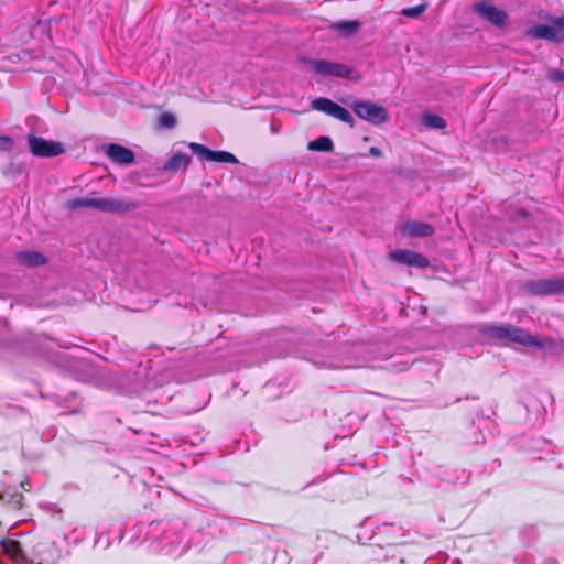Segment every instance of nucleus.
<instances>
[{
  "label": "nucleus",
  "mask_w": 564,
  "mask_h": 564,
  "mask_svg": "<svg viewBox=\"0 0 564 564\" xmlns=\"http://www.w3.org/2000/svg\"><path fill=\"white\" fill-rule=\"evenodd\" d=\"M426 4H419L415 7L404 8L401 13L409 18H419L426 10Z\"/></svg>",
  "instance_id": "obj_25"
},
{
  "label": "nucleus",
  "mask_w": 564,
  "mask_h": 564,
  "mask_svg": "<svg viewBox=\"0 0 564 564\" xmlns=\"http://www.w3.org/2000/svg\"><path fill=\"white\" fill-rule=\"evenodd\" d=\"M423 122L426 127L436 130H441L446 127V121L442 117L433 113L424 115Z\"/></svg>",
  "instance_id": "obj_24"
},
{
  "label": "nucleus",
  "mask_w": 564,
  "mask_h": 564,
  "mask_svg": "<svg viewBox=\"0 0 564 564\" xmlns=\"http://www.w3.org/2000/svg\"><path fill=\"white\" fill-rule=\"evenodd\" d=\"M110 545L109 539H106L105 549H107Z\"/></svg>",
  "instance_id": "obj_35"
},
{
  "label": "nucleus",
  "mask_w": 564,
  "mask_h": 564,
  "mask_svg": "<svg viewBox=\"0 0 564 564\" xmlns=\"http://www.w3.org/2000/svg\"><path fill=\"white\" fill-rule=\"evenodd\" d=\"M412 364L413 360H411L409 357L394 356L392 358V361L387 366V368L397 372H402L408 370Z\"/></svg>",
  "instance_id": "obj_22"
},
{
  "label": "nucleus",
  "mask_w": 564,
  "mask_h": 564,
  "mask_svg": "<svg viewBox=\"0 0 564 564\" xmlns=\"http://www.w3.org/2000/svg\"><path fill=\"white\" fill-rule=\"evenodd\" d=\"M102 542V534H99L95 541V545L99 544Z\"/></svg>",
  "instance_id": "obj_32"
},
{
  "label": "nucleus",
  "mask_w": 564,
  "mask_h": 564,
  "mask_svg": "<svg viewBox=\"0 0 564 564\" xmlns=\"http://www.w3.org/2000/svg\"><path fill=\"white\" fill-rule=\"evenodd\" d=\"M358 21H340L333 24V29L345 36L354 34L359 28Z\"/></svg>",
  "instance_id": "obj_21"
},
{
  "label": "nucleus",
  "mask_w": 564,
  "mask_h": 564,
  "mask_svg": "<svg viewBox=\"0 0 564 564\" xmlns=\"http://www.w3.org/2000/svg\"><path fill=\"white\" fill-rule=\"evenodd\" d=\"M310 151L332 152L334 150L333 141L329 137L323 135L311 141L307 145Z\"/></svg>",
  "instance_id": "obj_19"
},
{
  "label": "nucleus",
  "mask_w": 564,
  "mask_h": 564,
  "mask_svg": "<svg viewBox=\"0 0 564 564\" xmlns=\"http://www.w3.org/2000/svg\"><path fill=\"white\" fill-rule=\"evenodd\" d=\"M529 452L534 459H547L554 455V445L545 438H532L529 445Z\"/></svg>",
  "instance_id": "obj_13"
},
{
  "label": "nucleus",
  "mask_w": 564,
  "mask_h": 564,
  "mask_svg": "<svg viewBox=\"0 0 564 564\" xmlns=\"http://www.w3.org/2000/svg\"><path fill=\"white\" fill-rule=\"evenodd\" d=\"M75 206L93 207L102 212H122L130 208L129 204L111 198H83L76 200Z\"/></svg>",
  "instance_id": "obj_8"
},
{
  "label": "nucleus",
  "mask_w": 564,
  "mask_h": 564,
  "mask_svg": "<svg viewBox=\"0 0 564 564\" xmlns=\"http://www.w3.org/2000/svg\"><path fill=\"white\" fill-rule=\"evenodd\" d=\"M191 158L184 153H174L163 166L165 172L185 170L189 165Z\"/></svg>",
  "instance_id": "obj_18"
},
{
  "label": "nucleus",
  "mask_w": 564,
  "mask_h": 564,
  "mask_svg": "<svg viewBox=\"0 0 564 564\" xmlns=\"http://www.w3.org/2000/svg\"><path fill=\"white\" fill-rule=\"evenodd\" d=\"M555 25L561 28V29H564V15L563 17H560L555 20Z\"/></svg>",
  "instance_id": "obj_30"
},
{
  "label": "nucleus",
  "mask_w": 564,
  "mask_h": 564,
  "mask_svg": "<svg viewBox=\"0 0 564 564\" xmlns=\"http://www.w3.org/2000/svg\"><path fill=\"white\" fill-rule=\"evenodd\" d=\"M23 496L17 487H8L0 492V501L10 506L12 509H20Z\"/></svg>",
  "instance_id": "obj_17"
},
{
  "label": "nucleus",
  "mask_w": 564,
  "mask_h": 564,
  "mask_svg": "<svg viewBox=\"0 0 564 564\" xmlns=\"http://www.w3.org/2000/svg\"><path fill=\"white\" fill-rule=\"evenodd\" d=\"M18 262L28 268H37L44 265L47 259L44 254L37 251H20L15 256Z\"/></svg>",
  "instance_id": "obj_15"
},
{
  "label": "nucleus",
  "mask_w": 564,
  "mask_h": 564,
  "mask_svg": "<svg viewBox=\"0 0 564 564\" xmlns=\"http://www.w3.org/2000/svg\"><path fill=\"white\" fill-rule=\"evenodd\" d=\"M542 564H558V563L553 558H549V560H545Z\"/></svg>",
  "instance_id": "obj_31"
},
{
  "label": "nucleus",
  "mask_w": 564,
  "mask_h": 564,
  "mask_svg": "<svg viewBox=\"0 0 564 564\" xmlns=\"http://www.w3.org/2000/svg\"><path fill=\"white\" fill-rule=\"evenodd\" d=\"M310 66L316 74L324 77L348 78L352 73L348 65L323 59H313L310 62Z\"/></svg>",
  "instance_id": "obj_7"
},
{
  "label": "nucleus",
  "mask_w": 564,
  "mask_h": 564,
  "mask_svg": "<svg viewBox=\"0 0 564 564\" xmlns=\"http://www.w3.org/2000/svg\"><path fill=\"white\" fill-rule=\"evenodd\" d=\"M527 34L534 39H544L553 42H561L563 36L561 31L551 25L539 24L528 30Z\"/></svg>",
  "instance_id": "obj_14"
},
{
  "label": "nucleus",
  "mask_w": 564,
  "mask_h": 564,
  "mask_svg": "<svg viewBox=\"0 0 564 564\" xmlns=\"http://www.w3.org/2000/svg\"><path fill=\"white\" fill-rule=\"evenodd\" d=\"M100 150L109 158L113 163L119 165H129L134 162L135 155L132 150L118 144L108 143L102 144Z\"/></svg>",
  "instance_id": "obj_9"
},
{
  "label": "nucleus",
  "mask_w": 564,
  "mask_h": 564,
  "mask_svg": "<svg viewBox=\"0 0 564 564\" xmlns=\"http://www.w3.org/2000/svg\"><path fill=\"white\" fill-rule=\"evenodd\" d=\"M336 105H337L336 102H334L333 100H330V99H328L326 97L316 98L312 102L313 109H315L317 111H321V112H324V113H326L328 116H332L333 110H334Z\"/></svg>",
  "instance_id": "obj_20"
},
{
  "label": "nucleus",
  "mask_w": 564,
  "mask_h": 564,
  "mask_svg": "<svg viewBox=\"0 0 564 564\" xmlns=\"http://www.w3.org/2000/svg\"><path fill=\"white\" fill-rule=\"evenodd\" d=\"M80 368L84 369V370H87V371L90 370V367L88 365H86V364H82Z\"/></svg>",
  "instance_id": "obj_33"
},
{
  "label": "nucleus",
  "mask_w": 564,
  "mask_h": 564,
  "mask_svg": "<svg viewBox=\"0 0 564 564\" xmlns=\"http://www.w3.org/2000/svg\"><path fill=\"white\" fill-rule=\"evenodd\" d=\"M77 379H78V380H80V381H87V380H88V377H86V376H79Z\"/></svg>",
  "instance_id": "obj_34"
},
{
  "label": "nucleus",
  "mask_w": 564,
  "mask_h": 564,
  "mask_svg": "<svg viewBox=\"0 0 564 564\" xmlns=\"http://www.w3.org/2000/svg\"><path fill=\"white\" fill-rule=\"evenodd\" d=\"M350 107L360 119L375 126H380L389 119L387 109L371 101L355 100Z\"/></svg>",
  "instance_id": "obj_4"
},
{
  "label": "nucleus",
  "mask_w": 564,
  "mask_h": 564,
  "mask_svg": "<svg viewBox=\"0 0 564 564\" xmlns=\"http://www.w3.org/2000/svg\"><path fill=\"white\" fill-rule=\"evenodd\" d=\"M390 258L397 262L404 263L415 268H426L430 262L423 254L411 250H397L390 254Z\"/></svg>",
  "instance_id": "obj_12"
},
{
  "label": "nucleus",
  "mask_w": 564,
  "mask_h": 564,
  "mask_svg": "<svg viewBox=\"0 0 564 564\" xmlns=\"http://www.w3.org/2000/svg\"><path fill=\"white\" fill-rule=\"evenodd\" d=\"M369 154L375 158H380L382 155V151L377 147H371L369 149Z\"/></svg>",
  "instance_id": "obj_29"
},
{
  "label": "nucleus",
  "mask_w": 564,
  "mask_h": 564,
  "mask_svg": "<svg viewBox=\"0 0 564 564\" xmlns=\"http://www.w3.org/2000/svg\"><path fill=\"white\" fill-rule=\"evenodd\" d=\"M480 333L484 337L495 344L506 345L517 343L527 347L541 348L543 345L528 332L514 326H481Z\"/></svg>",
  "instance_id": "obj_2"
},
{
  "label": "nucleus",
  "mask_w": 564,
  "mask_h": 564,
  "mask_svg": "<svg viewBox=\"0 0 564 564\" xmlns=\"http://www.w3.org/2000/svg\"><path fill=\"white\" fill-rule=\"evenodd\" d=\"M474 11L496 26H503L508 20V14L506 11L498 9L487 1L476 3L474 6Z\"/></svg>",
  "instance_id": "obj_10"
},
{
  "label": "nucleus",
  "mask_w": 564,
  "mask_h": 564,
  "mask_svg": "<svg viewBox=\"0 0 564 564\" xmlns=\"http://www.w3.org/2000/svg\"><path fill=\"white\" fill-rule=\"evenodd\" d=\"M0 564H3V563L0 561Z\"/></svg>",
  "instance_id": "obj_36"
},
{
  "label": "nucleus",
  "mask_w": 564,
  "mask_h": 564,
  "mask_svg": "<svg viewBox=\"0 0 564 564\" xmlns=\"http://www.w3.org/2000/svg\"><path fill=\"white\" fill-rule=\"evenodd\" d=\"M403 232L410 237H430L434 234V228L427 223L408 221L403 226Z\"/></svg>",
  "instance_id": "obj_16"
},
{
  "label": "nucleus",
  "mask_w": 564,
  "mask_h": 564,
  "mask_svg": "<svg viewBox=\"0 0 564 564\" xmlns=\"http://www.w3.org/2000/svg\"><path fill=\"white\" fill-rule=\"evenodd\" d=\"M14 145V141L11 137L2 135L0 137V150L1 151H10Z\"/></svg>",
  "instance_id": "obj_27"
},
{
  "label": "nucleus",
  "mask_w": 564,
  "mask_h": 564,
  "mask_svg": "<svg viewBox=\"0 0 564 564\" xmlns=\"http://www.w3.org/2000/svg\"><path fill=\"white\" fill-rule=\"evenodd\" d=\"M159 123L164 129H172L176 126V118L172 113L164 112L160 115Z\"/></svg>",
  "instance_id": "obj_26"
},
{
  "label": "nucleus",
  "mask_w": 564,
  "mask_h": 564,
  "mask_svg": "<svg viewBox=\"0 0 564 564\" xmlns=\"http://www.w3.org/2000/svg\"><path fill=\"white\" fill-rule=\"evenodd\" d=\"M30 152L37 158H54L65 152V145L59 141L46 140L29 134L26 138Z\"/></svg>",
  "instance_id": "obj_5"
},
{
  "label": "nucleus",
  "mask_w": 564,
  "mask_h": 564,
  "mask_svg": "<svg viewBox=\"0 0 564 564\" xmlns=\"http://www.w3.org/2000/svg\"><path fill=\"white\" fill-rule=\"evenodd\" d=\"M37 564H42V563H37Z\"/></svg>",
  "instance_id": "obj_37"
},
{
  "label": "nucleus",
  "mask_w": 564,
  "mask_h": 564,
  "mask_svg": "<svg viewBox=\"0 0 564 564\" xmlns=\"http://www.w3.org/2000/svg\"><path fill=\"white\" fill-rule=\"evenodd\" d=\"M522 290L532 296H552L564 293V276L531 279L523 283Z\"/></svg>",
  "instance_id": "obj_3"
},
{
  "label": "nucleus",
  "mask_w": 564,
  "mask_h": 564,
  "mask_svg": "<svg viewBox=\"0 0 564 564\" xmlns=\"http://www.w3.org/2000/svg\"><path fill=\"white\" fill-rule=\"evenodd\" d=\"M0 545L2 553L15 564H33V561L26 560L19 541L12 539H2L0 541Z\"/></svg>",
  "instance_id": "obj_11"
},
{
  "label": "nucleus",
  "mask_w": 564,
  "mask_h": 564,
  "mask_svg": "<svg viewBox=\"0 0 564 564\" xmlns=\"http://www.w3.org/2000/svg\"><path fill=\"white\" fill-rule=\"evenodd\" d=\"M189 528L180 518L153 521L148 525L145 540L165 555L180 557L191 547Z\"/></svg>",
  "instance_id": "obj_1"
},
{
  "label": "nucleus",
  "mask_w": 564,
  "mask_h": 564,
  "mask_svg": "<svg viewBox=\"0 0 564 564\" xmlns=\"http://www.w3.org/2000/svg\"><path fill=\"white\" fill-rule=\"evenodd\" d=\"M330 117L348 123L351 128L355 126V119L351 113L338 104L335 106Z\"/></svg>",
  "instance_id": "obj_23"
},
{
  "label": "nucleus",
  "mask_w": 564,
  "mask_h": 564,
  "mask_svg": "<svg viewBox=\"0 0 564 564\" xmlns=\"http://www.w3.org/2000/svg\"><path fill=\"white\" fill-rule=\"evenodd\" d=\"M188 148L203 162L208 161L231 164L239 163L238 159L232 153L227 151H214L208 147L196 142L188 143Z\"/></svg>",
  "instance_id": "obj_6"
},
{
  "label": "nucleus",
  "mask_w": 564,
  "mask_h": 564,
  "mask_svg": "<svg viewBox=\"0 0 564 564\" xmlns=\"http://www.w3.org/2000/svg\"><path fill=\"white\" fill-rule=\"evenodd\" d=\"M550 79L552 82H555V83L564 82V70H553V72H551Z\"/></svg>",
  "instance_id": "obj_28"
}]
</instances>
